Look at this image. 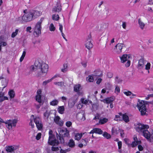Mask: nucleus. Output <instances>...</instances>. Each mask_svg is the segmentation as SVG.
Here are the masks:
<instances>
[{
	"label": "nucleus",
	"instance_id": "f257e3e1",
	"mask_svg": "<svg viewBox=\"0 0 153 153\" xmlns=\"http://www.w3.org/2000/svg\"><path fill=\"white\" fill-rule=\"evenodd\" d=\"M48 65L44 62H40L38 60L36 61L34 64L30 66L31 71H36V74L38 77L45 76L48 70Z\"/></svg>",
	"mask_w": 153,
	"mask_h": 153
},
{
	"label": "nucleus",
	"instance_id": "f03ea898",
	"mask_svg": "<svg viewBox=\"0 0 153 153\" xmlns=\"http://www.w3.org/2000/svg\"><path fill=\"white\" fill-rule=\"evenodd\" d=\"M24 12L25 14L22 17H18L16 19L17 21L19 23L23 24L24 22H30L41 14L40 11L34 10H30L26 13L24 10Z\"/></svg>",
	"mask_w": 153,
	"mask_h": 153
},
{
	"label": "nucleus",
	"instance_id": "7ed1b4c3",
	"mask_svg": "<svg viewBox=\"0 0 153 153\" xmlns=\"http://www.w3.org/2000/svg\"><path fill=\"white\" fill-rule=\"evenodd\" d=\"M149 128V126L148 125L139 123L136 126V130L140 133L142 134L147 139H149L150 138L153 139V135L151 134L147 130Z\"/></svg>",
	"mask_w": 153,
	"mask_h": 153
},
{
	"label": "nucleus",
	"instance_id": "20e7f679",
	"mask_svg": "<svg viewBox=\"0 0 153 153\" xmlns=\"http://www.w3.org/2000/svg\"><path fill=\"white\" fill-rule=\"evenodd\" d=\"M59 133L60 136L57 135V139L59 140L60 143H63L64 140L62 137L68 136L69 135V131L66 128H64L60 129Z\"/></svg>",
	"mask_w": 153,
	"mask_h": 153
},
{
	"label": "nucleus",
	"instance_id": "39448f33",
	"mask_svg": "<svg viewBox=\"0 0 153 153\" xmlns=\"http://www.w3.org/2000/svg\"><path fill=\"white\" fill-rule=\"evenodd\" d=\"M137 106L138 109L141 113V115H143L146 114V108L145 101L142 100H139Z\"/></svg>",
	"mask_w": 153,
	"mask_h": 153
},
{
	"label": "nucleus",
	"instance_id": "423d86ee",
	"mask_svg": "<svg viewBox=\"0 0 153 153\" xmlns=\"http://www.w3.org/2000/svg\"><path fill=\"white\" fill-rule=\"evenodd\" d=\"M43 20V18H41L39 21L37 22L35 26L34 32L36 34L37 36H38L41 33V24Z\"/></svg>",
	"mask_w": 153,
	"mask_h": 153
},
{
	"label": "nucleus",
	"instance_id": "0eeeda50",
	"mask_svg": "<svg viewBox=\"0 0 153 153\" xmlns=\"http://www.w3.org/2000/svg\"><path fill=\"white\" fill-rule=\"evenodd\" d=\"M18 122L17 120L14 119L13 120H9L4 122V123L7 124V128L9 129L12 128L13 126L15 127L16 124Z\"/></svg>",
	"mask_w": 153,
	"mask_h": 153
},
{
	"label": "nucleus",
	"instance_id": "6e6552de",
	"mask_svg": "<svg viewBox=\"0 0 153 153\" xmlns=\"http://www.w3.org/2000/svg\"><path fill=\"white\" fill-rule=\"evenodd\" d=\"M85 47L89 50L93 48V45L92 43L91 36L90 35H89L87 38L85 42Z\"/></svg>",
	"mask_w": 153,
	"mask_h": 153
},
{
	"label": "nucleus",
	"instance_id": "1a4fd4ad",
	"mask_svg": "<svg viewBox=\"0 0 153 153\" xmlns=\"http://www.w3.org/2000/svg\"><path fill=\"white\" fill-rule=\"evenodd\" d=\"M30 119V122L29 123V124L31 126L32 128L34 127V125L33 123V120L36 125L41 122V120L39 117H34V116L33 115H31Z\"/></svg>",
	"mask_w": 153,
	"mask_h": 153
},
{
	"label": "nucleus",
	"instance_id": "9d476101",
	"mask_svg": "<svg viewBox=\"0 0 153 153\" xmlns=\"http://www.w3.org/2000/svg\"><path fill=\"white\" fill-rule=\"evenodd\" d=\"M123 44L122 43H118L115 46L114 49V52L117 54H119L122 52V50L123 47Z\"/></svg>",
	"mask_w": 153,
	"mask_h": 153
},
{
	"label": "nucleus",
	"instance_id": "9b49d317",
	"mask_svg": "<svg viewBox=\"0 0 153 153\" xmlns=\"http://www.w3.org/2000/svg\"><path fill=\"white\" fill-rule=\"evenodd\" d=\"M55 137L51 138V136L49 137L48 143L51 145L55 146H57L59 142L56 139H55Z\"/></svg>",
	"mask_w": 153,
	"mask_h": 153
},
{
	"label": "nucleus",
	"instance_id": "f8f14e48",
	"mask_svg": "<svg viewBox=\"0 0 153 153\" xmlns=\"http://www.w3.org/2000/svg\"><path fill=\"white\" fill-rule=\"evenodd\" d=\"M62 9L60 4L59 3H57L56 5L53 8L52 12L53 13L56 12L59 13L60 12Z\"/></svg>",
	"mask_w": 153,
	"mask_h": 153
},
{
	"label": "nucleus",
	"instance_id": "ddd939ff",
	"mask_svg": "<svg viewBox=\"0 0 153 153\" xmlns=\"http://www.w3.org/2000/svg\"><path fill=\"white\" fill-rule=\"evenodd\" d=\"M81 87V86L80 84L76 85L74 86V91L76 92L79 95H82L83 94L82 92L80 91Z\"/></svg>",
	"mask_w": 153,
	"mask_h": 153
},
{
	"label": "nucleus",
	"instance_id": "4468645a",
	"mask_svg": "<svg viewBox=\"0 0 153 153\" xmlns=\"http://www.w3.org/2000/svg\"><path fill=\"white\" fill-rule=\"evenodd\" d=\"M5 148L6 152L10 153H15L14 151L16 149V148L13 146H7Z\"/></svg>",
	"mask_w": 153,
	"mask_h": 153
},
{
	"label": "nucleus",
	"instance_id": "2eb2a0df",
	"mask_svg": "<svg viewBox=\"0 0 153 153\" xmlns=\"http://www.w3.org/2000/svg\"><path fill=\"white\" fill-rule=\"evenodd\" d=\"M60 117L59 116H56L54 119V121L55 123L60 126H62L63 123V122L62 120H60Z\"/></svg>",
	"mask_w": 153,
	"mask_h": 153
},
{
	"label": "nucleus",
	"instance_id": "dca6fc26",
	"mask_svg": "<svg viewBox=\"0 0 153 153\" xmlns=\"http://www.w3.org/2000/svg\"><path fill=\"white\" fill-rule=\"evenodd\" d=\"M76 117L78 120L84 121L85 120V116L83 112L79 113L77 114Z\"/></svg>",
	"mask_w": 153,
	"mask_h": 153
},
{
	"label": "nucleus",
	"instance_id": "f3484780",
	"mask_svg": "<svg viewBox=\"0 0 153 153\" xmlns=\"http://www.w3.org/2000/svg\"><path fill=\"white\" fill-rule=\"evenodd\" d=\"M130 58V56L127 54L123 55L121 57H120L121 62L122 63H124L128 60Z\"/></svg>",
	"mask_w": 153,
	"mask_h": 153
},
{
	"label": "nucleus",
	"instance_id": "a211bd4d",
	"mask_svg": "<svg viewBox=\"0 0 153 153\" xmlns=\"http://www.w3.org/2000/svg\"><path fill=\"white\" fill-rule=\"evenodd\" d=\"M114 99L112 97H108L105 98L103 100H101V101L103 102L104 103H111L114 100Z\"/></svg>",
	"mask_w": 153,
	"mask_h": 153
},
{
	"label": "nucleus",
	"instance_id": "6ab92c4d",
	"mask_svg": "<svg viewBox=\"0 0 153 153\" xmlns=\"http://www.w3.org/2000/svg\"><path fill=\"white\" fill-rule=\"evenodd\" d=\"M134 141H133L132 143L131 144V146L132 147H134L139 144L140 143L141 141H138L137 140V138L136 137H134Z\"/></svg>",
	"mask_w": 153,
	"mask_h": 153
},
{
	"label": "nucleus",
	"instance_id": "aec40b11",
	"mask_svg": "<svg viewBox=\"0 0 153 153\" xmlns=\"http://www.w3.org/2000/svg\"><path fill=\"white\" fill-rule=\"evenodd\" d=\"M146 62H144L143 59H140L138 62V68L139 69H141L144 67Z\"/></svg>",
	"mask_w": 153,
	"mask_h": 153
},
{
	"label": "nucleus",
	"instance_id": "412c9836",
	"mask_svg": "<svg viewBox=\"0 0 153 153\" xmlns=\"http://www.w3.org/2000/svg\"><path fill=\"white\" fill-rule=\"evenodd\" d=\"M86 133H75L74 135V138L75 140L78 141L80 139L83 135Z\"/></svg>",
	"mask_w": 153,
	"mask_h": 153
},
{
	"label": "nucleus",
	"instance_id": "4be33fe9",
	"mask_svg": "<svg viewBox=\"0 0 153 153\" xmlns=\"http://www.w3.org/2000/svg\"><path fill=\"white\" fill-rule=\"evenodd\" d=\"M120 116L122 117V119L126 122L128 123L129 121V120L128 116L126 114H123L120 113L119 114Z\"/></svg>",
	"mask_w": 153,
	"mask_h": 153
},
{
	"label": "nucleus",
	"instance_id": "5701e85b",
	"mask_svg": "<svg viewBox=\"0 0 153 153\" xmlns=\"http://www.w3.org/2000/svg\"><path fill=\"white\" fill-rule=\"evenodd\" d=\"M4 92H0V102H2L5 100H7L8 98L5 96H4Z\"/></svg>",
	"mask_w": 153,
	"mask_h": 153
},
{
	"label": "nucleus",
	"instance_id": "b1692460",
	"mask_svg": "<svg viewBox=\"0 0 153 153\" xmlns=\"http://www.w3.org/2000/svg\"><path fill=\"white\" fill-rule=\"evenodd\" d=\"M1 79H2L1 81L2 86H3L2 89L3 90L4 88L7 86L8 81L7 80L4 79L3 77Z\"/></svg>",
	"mask_w": 153,
	"mask_h": 153
},
{
	"label": "nucleus",
	"instance_id": "393cba45",
	"mask_svg": "<svg viewBox=\"0 0 153 153\" xmlns=\"http://www.w3.org/2000/svg\"><path fill=\"white\" fill-rule=\"evenodd\" d=\"M138 23L140 28L141 30H143L145 26V24L141 21V20L140 19H138Z\"/></svg>",
	"mask_w": 153,
	"mask_h": 153
},
{
	"label": "nucleus",
	"instance_id": "a878e982",
	"mask_svg": "<svg viewBox=\"0 0 153 153\" xmlns=\"http://www.w3.org/2000/svg\"><path fill=\"white\" fill-rule=\"evenodd\" d=\"M56 77V76H54L51 79L44 81L42 83V85L43 86H45L48 83L51 82L53 79L55 78Z\"/></svg>",
	"mask_w": 153,
	"mask_h": 153
},
{
	"label": "nucleus",
	"instance_id": "bb28decb",
	"mask_svg": "<svg viewBox=\"0 0 153 153\" xmlns=\"http://www.w3.org/2000/svg\"><path fill=\"white\" fill-rule=\"evenodd\" d=\"M58 112L60 114H62L64 113L65 111V108L63 106H59L58 108Z\"/></svg>",
	"mask_w": 153,
	"mask_h": 153
},
{
	"label": "nucleus",
	"instance_id": "cd10ccee",
	"mask_svg": "<svg viewBox=\"0 0 153 153\" xmlns=\"http://www.w3.org/2000/svg\"><path fill=\"white\" fill-rule=\"evenodd\" d=\"M68 145L71 147H74L75 146L74 141L73 140H70L68 143Z\"/></svg>",
	"mask_w": 153,
	"mask_h": 153
},
{
	"label": "nucleus",
	"instance_id": "c85d7f7f",
	"mask_svg": "<svg viewBox=\"0 0 153 153\" xmlns=\"http://www.w3.org/2000/svg\"><path fill=\"white\" fill-rule=\"evenodd\" d=\"M8 95L10 97V98H12L15 96V92L13 90H11L8 92Z\"/></svg>",
	"mask_w": 153,
	"mask_h": 153
},
{
	"label": "nucleus",
	"instance_id": "c756f323",
	"mask_svg": "<svg viewBox=\"0 0 153 153\" xmlns=\"http://www.w3.org/2000/svg\"><path fill=\"white\" fill-rule=\"evenodd\" d=\"M94 133H98L99 134H101L102 133V131L101 130L98 128H94Z\"/></svg>",
	"mask_w": 153,
	"mask_h": 153
},
{
	"label": "nucleus",
	"instance_id": "7c9ffc66",
	"mask_svg": "<svg viewBox=\"0 0 153 153\" xmlns=\"http://www.w3.org/2000/svg\"><path fill=\"white\" fill-rule=\"evenodd\" d=\"M58 101L57 100H54L50 102V105L53 106L57 105L58 103Z\"/></svg>",
	"mask_w": 153,
	"mask_h": 153
},
{
	"label": "nucleus",
	"instance_id": "2f4dec72",
	"mask_svg": "<svg viewBox=\"0 0 153 153\" xmlns=\"http://www.w3.org/2000/svg\"><path fill=\"white\" fill-rule=\"evenodd\" d=\"M108 121V119L105 118L100 120L99 123L100 124H102L105 123Z\"/></svg>",
	"mask_w": 153,
	"mask_h": 153
},
{
	"label": "nucleus",
	"instance_id": "473e14b6",
	"mask_svg": "<svg viewBox=\"0 0 153 153\" xmlns=\"http://www.w3.org/2000/svg\"><path fill=\"white\" fill-rule=\"evenodd\" d=\"M41 97V95H36V101L39 103L42 102Z\"/></svg>",
	"mask_w": 153,
	"mask_h": 153
},
{
	"label": "nucleus",
	"instance_id": "72a5a7b5",
	"mask_svg": "<svg viewBox=\"0 0 153 153\" xmlns=\"http://www.w3.org/2000/svg\"><path fill=\"white\" fill-rule=\"evenodd\" d=\"M68 70V65L67 64H64L63 65V68L61 69V71L62 72H65Z\"/></svg>",
	"mask_w": 153,
	"mask_h": 153
},
{
	"label": "nucleus",
	"instance_id": "f704fd0d",
	"mask_svg": "<svg viewBox=\"0 0 153 153\" xmlns=\"http://www.w3.org/2000/svg\"><path fill=\"white\" fill-rule=\"evenodd\" d=\"M49 29L51 31H53L55 30L56 28L53 23L50 24L49 26Z\"/></svg>",
	"mask_w": 153,
	"mask_h": 153
},
{
	"label": "nucleus",
	"instance_id": "c9c22d12",
	"mask_svg": "<svg viewBox=\"0 0 153 153\" xmlns=\"http://www.w3.org/2000/svg\"><path fill=\"white\" fill-rule=\"evenodd\" d=\"M87 80L89 82H92L94 80L93 75L88 76L87 78Z\"/></svg>",
	"mask_w": 153,
	"mask_h": 153
},
{
	"label": "nucleus",
	"instance_id": "e433bc0d",
	"mask_svg": "<svg viewBox=\"0 0 153 153\" xmlns=\"http://www.w3.org/2000/svg\"><path fill=\"white\" fill-rule=\"evenodd\" d=\"M80 101L82 103L86 105L88 102L89 100H85V99L84 98H82L81 99Z\"/></svg>",
	"mask_w": 153,
	"mask_h": 153
},
{
	"label": "nucleus",
	"instance_id": "4c0bfd02",
	"mask_svg": "<svg viewBox=\"0 0 153 153\" xmlns=\"http://www.w3.org/2000/svg\"><path fill=\"white\" fill-rule=\"evenodd\" d=\"M54 84L55 85H57L60 86H62L64 85V83L62 82H55L54 83Z\"/></svg>",
	"mask_w": 153,
	"mask_h": 153
},
{
	"label": "nucleus",
	"instance_id": "58836bf2",
	"mask_svg": "<svg viewBox=\"0 0 153 153\" xmlns=\"http://www.w3.org/2000/svg\"><path fill=\"white\" fill-rule=\"evenodd\" d=\"M36 126L37 128L39 130L41 129L42 128L43 126V125L41 123V121L39 123H38L36 124Z\"/></svg>",
	"mask_w": 153,
	"mask_h": 153
},
{
	"label": "nucleus",
	"instance_id": "ea45409f",
	"mask_svg": "<svg viewBox=\"0 0 153 153\" xmlns=\"http://www.w3.org/2000/svg\"><path fill=\"white\" fill-rule=\"evenodd\" d=\"M52 19L53 20L57 21L58 20L59 17L58 15L53 14L52 16Z\"/></svg>",
	"mask_w": 153,
	"mask_h": 153
},
{
	"label": "nucleus",
	"instance_id": "a19ab883",
	"mask_svg": "<svg viewBox=\"0 0 153 153\" xmlns=\"http://www.w3.org/2000/svg\"><path fill=\"white\" fill-rule=\"evenodd\" d=\"M19 30L18 29L16 30L14 32H13L11 35V37L12 38H14L18 34Z\"/></svg>",
	"mask_w": 153,
	"mask_h": 153
},
{
	"label": "nucleus",
	"instance_id": "79ce46f5",
	"mask_svg": "<svg viewBox=\"0 0 153 153\" xmlns=\"http://www.w3.org/2000/svg\"><path fill=\"white\" fill-rule=\"evenodd\" d=\"M26 53V52L25 51H23L22 55L20 59V62H22L25 56Z\"/></svg>",
	"mask_w": 153,
	"mask_h": 153
},
{
	"label": "nucleus",
	"instance_id": "37998d69",
	"mask_svg": "<svg viewBox=\"0 0 153 153\" xmlns=\"http://www.w3.org/2000/svg\"><path fill=\"white\" fill-rule=\"evenodd\" d=\"M103 136L104 137L108 139L110 138L111 137V135L106 132H104V133Z\"/></svg>",
	"mask_w": 153,
	"mask_h": 153
},
{
	"label": "nucleus",
	"instance_id": "c03bdc74",
	"mask_svg": "<svg viewBox=\"0 0 153 153\" xmlns=\"http://www.w3.org/2000/svg\"><path fill=\"white\" fill-rule=\"evenodd\" d=\"M52 151L57 152L59 150V148L58 147L52 146L51 148Z\"/></svg>",
	"mask_w": 153,
	"mask_h": 153
},
{
	"label": "nucleus",
	"instance_id": "a18cd8bd",
	"mask_svg": "<svg viewBox=\"0 0 153 153\" xmlns=\"http://www.w3.org/2000/svg\"><path fill=\"white\" fill-rule=\"evenodd\" d=\"M81 141L82 143H83L85 146H86L87 145V143L88 142V140L87 138L82 140Z\"/></svg>",
	"mask_w": 153,
	"mask_h": 153
},
{
	"label": "nucleus",
	"instance_id": "49530a36",
	"mask_svg": "<svg viewBox=\"0 0 153 153\" xmlns=\"http://www.w3.org/2000/svg\"><path fill=\"white\" fill-rule=\"evenodd\" d=\"M112 133L113 134H117L118 133L117 130L115 128H113L111 130Z\"/></svg>",
	"mask_w": 153,
	"mask_h": 153
},
{
	"label": "nucleus",
	"instance_id": "de8ad7c7",
	"mask_svg": "<svg viewBox=\"0 0 153 153\" xmlns=\"http://www.w3.org/2000/svg\"><path fill=\"white\" fill-rule=\"evenodd\" d=\"M122 81V80L120 79H119L118 77H116L115 78V82L117 83H119L121 82Z\"/></svg>",
	"mask_w": 153,
	"mask_h": 153
},
{
	"label": "nucleus",
	"instance_id": "09e8293b",
	"mask_svg": "<svg viewBox=\"0 0 153 153\" xmlns=\"http://www.w3.org/2000/svg\"><path fill=\"white\" fill-rule=\"evenodd\" d=\"M151 64L150 63H147L145 65V69L146 70H149L150 68Z\"/></svg>",
	"mask_w": 153,
	"mask_h": 153
},
{
	"label": "nucleus",
	"instance_id": "8fccbe9b",
	"mask_svg": "<svg viewBox=\"0 0 153 153\" xmlns=\"http://www.w3.org/2000/svg\"><path fill=\"white\" fill-rule=\"evenodd\" d=\"M114 120L117 121H120L122 120L120 118V116L118 115H116L115 116Z\"/></svg>",
	"mask_w": 153,
	"mask_h": 153
},
{
	"label": "nucleus",
	"instance_id": "3c124183",
	"mask_svg": "<svg viewBox=\"0 0 153 153\" xmlns=\"http://www.w3.org/2000/svg\"><path fill=\"white\" fill-rule=\"evenodd\" d=\"M72 122L70 121L67 122L65 123L66 126L68 127H70L72 125Z\"/></svg>",
	"mask_w": 153,
	"mask_h": 153
},
{
	"label": "nucleus",
	"instance_id": "603ef678",
	"mask_svg": "<svg viewBox=\"0 0 153 153\" xmlns=\"http://www.w3.org/2000/svg\"><path fill=\"white\" fill-rule=\"evenodd\" d=\"M41 133H39L37 134L36 137V139L37 140H39L40 139L41 137Z\"/></svg>",
	"mask_w": 153,
	"mask_h": 153
},
{
	"label": "nucleus",
	"instance_id": "864d4df0",
	"mask_svg": "<svg viewBox=\"0 0 153 153\" xmlns=\"http://www.w3.org/2000/svg\"><path fill=\"white\" fill-rule=\"evenodd\" d=\"M118 149H121L122 146V143L121 141H119L118 142Z\"/></svg>",
	"mask_w": 153,
	"mask_h": 153
},
{
	"label": "nucleus",
	"instance_id": "5fc2aeb1",
	"mask_svg": "<svg viewBox=\"0 0 153 153\" xmlns=\"http://www.w3.org/2000/svg\"><path fill=\"white\" fill-rule=\"evenodd\" d=\"M107 76L109 78H111L113 76V74L111 72H109L107 73Z\"/></svg>",
	"mask_w": 153,
	"mask_h": 153
},
{
	"label": "nucleus",
	"instance_id": "6e6d98bb",
	"mask_svg": "<svg viewBox=\"0 0 153 153\" xmlns=\"http://www.w3.org/2000/svg\"><path fill=\"white\" fill-rule=\"evenodd\" d=\"M49 115V112L48 111H46L44 114V116L45 117H46L48 118Z\"/></svg>",
	"mask_w": 153,
	"mask_h": 153
},
{
	"label": "nucleus",
	"instance_id": "4d7b16f0",
	"mask_svg": "<svg viewBox=\"0 0 153 153\" xmlns=\"http://www.w3.org/2000/svg\"><path fill=\"white\" fill-rule=\"evenodd\" d=\"M120 88L118 86H116V88L115 90V92H117V93H119L120 92Z\"/></svg>",
	"mask_w": 153,
	"mask_h": 153
},
{
	"label": "nucleus",
	"instance_id": "13d9d810",
	"mask_svg": "<svg viewBox=\"0 0 153 153\" xmlns=\"http://www.w3.org/2000/svg\"><path fill=\"white\" fill-rule=\"evenodd\" d=\"M53 131L51 130L49 131V137H50L51 136V138L55 137V136L52 134Z\"/></svg>",
	"mask_w": 153,
	"mask_h": 153
},
{
	"label": "nucleus",
	"instance_id": "bf43d9fd",
	"mask_svg": "<svg viewBox=\"0 0 153 153\" xmlns=\"http://www.w3.org/2000/svg\"><path fill=\"white\" fill-rule=\"evenodd\" d=\"M124 94L127 96H129L131 94V93L130 91L127 92L125 91L124 92Z\"/></svg>",
	"mask_w": 153,
	"mask_h": 153
},
{
	"label": "nucleus",
	"instance_id": "052dcab7",
	"mask_svg": "<svg viewBox=\"0 0 153 153\" xmlns=\"http://www.w3.org/2000/svg\"><path fill=\"white\" fill-rule=\"evenodd\" d=\"M32 28L31 27H28L26 28V31L27 32H29V33H31V31H30Z\"/></svg>",
	"mask_w": 153,
	"mask_h": 153
},
{
	"label": "nucleus",
	"instance_id": "680f3d73",
	"mask_svg": "<svg viewBox=\"0 0 153 153\" xmlns=\"http://www.w3.org/2000/svg\"><path fill=\"white\" fill-rule=\"evenodd\" d=\"M138 148L140 151H142L143 150V148L141 145H138Z\"/></svg>",
	"mask_w": 153,
	"mask_h": 153
},
{
	"label": "nucleus",
	"instance_id": "e2e57ef3",
	"mask_svg": "<svg viewBox=\"0 0 153 153\" xmlns=\"http://www.w3.org/2000/svg\"><path fill=\"white\" fill-rule=\"evenodd\" d=\"M130 61L129 60H128L127 62L125 64V66L126 67H128L130 65Z\"/></svg>",
	"mask_w": 153,
	"mask_h": 153
},
{
	"label": "nucleus",
	"instance_id": "0e129e2a",
	"mask_svg": "<svg viewBox=\"0 0 153 153\" xmlns=\"http://www.w3.org/2000/svg\"><path fill=\"white\" fill-rule=\"evenodd\" d=\"M102 79L101 78H99L98 79L97 81V84H100V83L102 82Z\"/></svg>",
	"mask_w": 153,
	"mask_h": 153
},
{
	"label": "nucleus",
	"instance_id": "69168bd1",
	"mask_svg": "<svg viewBox=\"0 0 153 153\" xmlns=\"http://www.w3.org/2000/svg\"><path fill=\"white\" fill-rule=\"evenodd\" d=\"M59 30H60L61 32H62V29H63L62 25L59 24Z\"/></svg>",
	"mask_w": 153,
	"mask_h": 153
},
{
	"label": "nucleus",
	"instance_id": "338daca9",
	"mask_svg": "<svg viewBox=\"0 0 153 153\" xmlns=\"http://www.w3.org/2000/svg\"><path fill=\"white\" fill-rule=\"evenodd\" d=\"M120 136L121 137H124L123 134V130H120Z\"/></svg>",
	"mask_w": 153,
	"mask_h": 153
},
{
	"label": "nucleus",
	"instance_id": "774afa93",
	"mask_svg": "<svg viewBox=\"0 0 153 153\" xmlns=\"http://www.w3.org/2000/svg\"><path fill=\"white\" fill-rule=\"evenodd\" d=\"M42 91L40 89H39L37 92V95H41Z\"/></svg>",
	"mask_w": 153,
	"mask_h": 153
}]
</instances>
